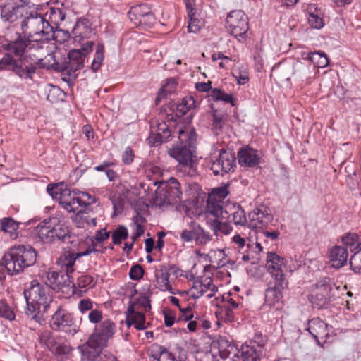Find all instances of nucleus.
I'll return each instance as SVG.
<instances>
[{"instance_id":"nucleus-1","label":"nucleus","mask_w":361,"mask_h":361,"mask_svg":"<svg viewBox=\"0 0 361 361\" xmlns=\"http://www.w3.org/2000/svg\"><path fill=\"white\" fill-rule=\"evenodd\" d=\"M266 268L271 278L264 293V305L279 310L283 306V291L288 287L285 259L274 252H268Z\"/></svg>"},{"instance_id":"nucleus-2","label":"nucleus","mask_w":361,"mask_h":361,"mask_svg":"<svg viewBox=\"0 0 361 361\" xmlns=\"http://www.w3.org/2000/svg\"><path fill=\"white\" fill-rule=\"evenodd\" d=\"M21 28L25 37L30 41V47L44 54L47 52L48 44L54 37L52 27L47 18L37 11H27L21 22Z\"/></svg>"},{"instance_id":"nucleus-3","label":"nucleus","mask_w":361,"mask_h":361,"mask_svg":"<svg viewBox=\"0 0 361 361\" xmlns=\"http://www.w3.org/2000/svg\"><path fill=\"white\" fill-rule=\"evenodd\" d=\"M197 135L194 129L179 130L180 145L169 149L168 153L181 165L183 170L190 176L197 174L196 162L193 159L192 151L195 147Z\"/></svg>"},{"instance_id":"nucleus-4","label":"nucleus","mask_w":361,"mask_h":361,"mask_svg":"<svg viewBox=\"0 0 361 361\" xmlns=\"http://www.w3.org/2000/svg\"><path fill=\"white\" fill-rule=\"evenodd\" d=\"M36 260L37 252L33 247L30 245H16L4 254L0 265L4 266L8 274L13 276L34 265Z\"/></svg>"},{"instance_id":"nucleus-5","label":"nucleus","mask_w":361,"mask_h":361,"mask_svg":"<svg viewBox=\"0 0 361 361\" xmlns=\"http://www.w3.org/2000/svg\"><path fill=\"white\" fill-rule=\"evenodd\" d=\"M49 292L47 286H44L37 280H32L29 288L23 292L27 302V313L32 314V318L37 322H40V314L47 312L54 302Z\"/></svg>"},{"instance_id":"nucleus-6","label":"nucleus","mask_w":361,"mask_h":361,"mask_svg":"<svg viewBox=\"0 0 361 361\" xmlns=\"http://www.w3.org/2000/svg\"><path fill=\"white\" fill-rule=\"evenodd\" d=\"M93 45L92 41H87L81 49L71 50L67 56L61 61L58 68L60 72L65 73L64 81L71 82L76 79L77 72L83 68L85 58L92 51Z\"/></svg>"},{"instance_id":"nucleus-7","label":"nucleus","mask_w":361,"mask_h":361,"mask_svg":"<svg viewBox=\"0 0 361 361\" xmlns=\"http://www.w3.org/2000/svg\"><path fill=\"white\" fill-rule=\"evenodd\" d=\"M11 71L22 80H33L36 72V64L31 56L16 58L5 54L0 59V72Z\"/></svg>"},{"instance_id":"nucleus-8","label":"nucleus","mask_w":361,"mask_h":361,"mask_svg":"<svg viewBox=\"0 0 361 361\" xmlns=\"http://www.w3.org/2000/svg\"><path fill=\"white\" fill-rule=\"evenodd\" d=\"M92 199V196L86 192L71 191L66 188L60 191L59 202L68 212L77 214L78 212L90 205L93 202Z\"/></svg>"},{"instance_id":"nucleus-9","label":"nucleus","mask_w":361,"mask_h":361,"mask_svg":"<svg viewBox=\"0 0 361 361\" xmlns=\"http://www.w3.org/2000/svg\"><path fill=\"white\" fill-rule=\"evenodd\" d=\"M182 190L180 183L175 178L160 182L156 191V202L160 205H173L180 202Z\"/></svg>"},{"instance_id":"nucleus-10","label":"nucleus","mask_w":361,"mask_h":361,"mask_svg":"<svg viewBox=\"0 0 361 361\" xmlns=\"http://www.w3.org/2000/svg\"><path fill=\"white\" fill-rule=\"evenodd\" d=\"M50 326L54 331H63L71 336H74L78 331L73 317L59 307H57L50 320Z\"/></svg>"},{"instance_id":"nucleus-11","label":"nucleus","mask_w":361,"mask_h":361,"mask_svg":"<svg viewBox=\"0 0 361 361\" xmlns=\"http://www.w3.org/2000/svg\"><path fill=\"white\" fill-rule=\"evenodd\" d=\"M228 32L235 37L245 38L249 30L248 18L241 10L231 11L226 19Z\"/></svg>"},{"instance_id":"nucleus-12","label":"nucleus","mask_w":361,"mask_h":361,"mask_svg":"<svg viewBox=\"0 0 361 361\" xmlns=\"http://www.w3.org/2000/svg\"><path fill=\"white\" fill-rule=\"evenodd\" d=\"M210 169L215 176H224L234 171L235 157L230 151L221 149L218 156H212L209 161Z\"/></svg>"},{"instance_id":"nucleus-13","label":"nucleus","mask_w":361,"mask_h":361,"mask_svg":"<svg viewBox=\"0 0 361 361\" xmlns=\"http://www.w3.org/2000/svg\"><path fill=\"white\" fill-rule=\"evenodd\" d=\"M130 20L135 26H152L155 23L154 14L146 4H140L131 7L128 11Z\"/></svg>"},{"instance_id":"nucleus-14","label":"nucleus","mask_w":361,"mask_h":361,"mask_svg":"<svg viewBox=\"0 0 361 361\" xmlns=\"http://www.w3.org/2000/svg\"><path fill=\"white\" fill-rule=\"evenodd\" d=\"M38 229L39 238L46 243H51L56 240L65 242L66 238H70L69 229L63 224H57L53 228L42 226Z\"/></svg>"},{"instance_id":"nucleus-15","label":"nucleus","mask_w":361,"mask_h":361,"mask_svg":"<svg viewBox=\"0 0 361 361\" xmlns=\"http://www.w3.org/2000/svg\"><path fill=\"white\" fill-rule=\"evenodd\" d=\"M1 47L6 51V54H10L16 58L31 56L30 55L24 54L26 48L29 50L35 49L36 48L30 47V41L27 37L25 39L20 34H16V37L11 40H7L2 44Z\"/></svg>"},{"instance_id":"nucleus-16","label":"nucleus","mask_w":361,"mask_h":361,"mask_svg":"<svg viewBox=\"0 0 361 361\" xmlns=\"http://www.w3.org/2000/svg\"><path fill=\"white\" fill-rule=\"evenodd\" d=\"M42 278L48 287L56 291L68 287L72 283V277L63 271L44 272Z\"/></svg>"},{"instance_id":"nucleus-17","label":"nucleus","mask_w":361,"mask_h":361,"mask_svg":"<svg viewBox=\"0 0 361 361\" xmlns=\"http://www.w3.org/2000/svg\"><path fill=\"white\" fill-rule=\"evenodd\" d=\"M142 306L145 310L147 309H150V301L146 298L145 297L138 299L137 301H133L130 302L127 313H129L130 314L133 322H134L135 327L137 330H143L147 328L146 326H145V315L143 312H139L137 309L139 308L138 306Z\"/></svg>"},{"instance_id":"nucleus-18","label":"nucleus","mask_w":361,"mask_h":361,"mask_svg":"<svg viewBox=\"0 0 361 361\" xmlns=\"http://www.w3.org/2000/svg\"><path fill=\"white\" fill-rule=\"evenodd\" d=\"M116 332V326L110 319L103 321L97 326L91 335L92 341H97L100 345L106 346L108 341Z\"/></svg>"},{"instance_id":"nucleus-19","label":"nucleus","mask_w":361,"mask_h":361,"mask_svg":"<svg viewBox=\"0 0 361 361\" xmlns=\"http://www.w3.org/2000/svg\"><path fill=\"white\" fill-rule=\"evenodd\" d=\"M151 135L147 138L151 145L158 146L162 142H167L171 136V132L165 122H160L155 126H151Z\"/></svg>"},{"instance_id":"nucleus-20","label":"nucleus","mask_w":361,"mask_h":361,"mask_svg":"<svg viewBox=\"0 0 361 361\" xmlns=\"http://www.w3.org/2000/svg\"><path fill=\"white\" fill-rule=\"evenodd\" d=\"M25 8L14 3L4 4L0 6V17L4 22L13 23L24 16Z\"/></svg>"},{"instance_id":"nucleus-21","label":"nucleus","mask_w":361,"mask_h":361,"mask_svg":"<svg viewBox=\"0 0 361 361\" xmlns=\"http://www.w3.org/2000/svg\"><path fill=\"white\" fill-rule=\"evenodd\" d=\"M224 218L228 223L244 226L247 223L245 211L239 204H228L225 205Z\"/></svg>"},{"instance_id":"nucleus-22","label":"nucleus","mask_w":361,"mask_h":361,"mask_svg":"<svg viewBox=\"0 0 361 361\" xmlns=\"http://www.w3.org/2000/svg\"><path fill=\"white\" fill-rule=\"evenodd\" d=\"M307 329L317 343H319V339L326 341L329 336L327 324L319 317L309 320Z\"/></svg>"},{"instance_id":"nucleus-23","label":"nucleus","mask_w":361,"mask_h":361,"mask_svg":"<svg viewBox=\"0 0 361 361\" xmlns=\"http://www.w3.org/2000/svg\"><path fill=\"white\" fill-rule=\"evenodd\" d=\"M238 157L240 166L255 167L259 164L260 153L250 147H245L238 151Z\"/></svg>"},{"instance_id":"nucleus-24","label":"nucleus","mask_w":361,"mask_h":361,"mask_svg":"<svg viewBox=\"0 0 361 361\" xmlns=\"http://www.w3.org/2000/svg\"><path fill=\"white\" fill-rule=\"evenodd\" d=\"M92 32L89 20L80 19L72 29L73 39L75 42L80 43L83 39L89 38Z\"/></svg>"},{"instance_id":"nucleus-25","label":"nucleus","mask_w":361,"mask_h":361,"mask_svg":"<svg viewBox=\"0 0 361 361\" xmlns=\"http://www.w3.org/2000/svg\"><path fill=\"white\" fill-rule=\"evenodd\" d=\"M207 291L216 292L217 287L213 284L210 278H206L204 280H196L193 282L190 289L191 297L197 299L202 296Z\"/></svg>"},{"instance_id":"nucleus-26","label":"nucleus","mask_w":361,"mask_h":361,"mask_svg":"<svg viewBox=\"0 0 361 361\" xmlns=\"http://www.w3.org/2000/svg\"><path fill=\"white\" fill-rule=\"evenodd\" d=\"M92 341L90 337L88 341L82 346L79 347L82 354V360L94 361L101 353L104 345H100L97 341Z\"/></svg>"},{"instance_id":"nucleus-27","label":"nucleus","mask_w":361,"mask_h":361,"mask_svg":"<svg viewBox=\"0 0 361 361\" xmlns=\"http://www.w3.org/2000/svg\"><path fill=\"white\" fill-rule=\"evenodd\" d=\"M147 355L153 361H176L174 355L164 346L159 344L151 345Z\"/></svg>"},{"instance_id":"nucleus-28","label":"nucleus","mask_w":361,"mask_h":361,"mask_svg":"<svg viewBox=\"0 0 361 361\" xmlns=\"http://www.w3.org/2000/svg\"><path fill=\"white\" fill-rule=\"evenodd\" d=\"M348 253L347 250L341 246H334L330 252L329 257L331 266L336 269L343 267L348 260Z\"/></svg>"},{"instance_id":"nucleus-29","label":"nucleus","mask_w":361,"mask_h":361,"mask_svg":"<svg viewBox=\"0 0 361 361\" xmlns=\"http://www.w3.org/2000/svg\"><path fill=\"white\" fill-rule=\"evenodd\" d=\"M169 269L166 264H162L155 272L156 281L158 288L161 291L168 290L174 294L172 287L169 283Z\"/></svg>"},{"instance_id":"nucleus-30","label":"nucleus","mask_w":361,"mask_h":361,"mask_svg":"<svg viewBox=\"0 0 361 361\" xmlns=\"http://www.w3.org/2000/svg\"><path fill=\"white\" fill-rule=\"evenodd\" d=\"M53 354L59 357L63 358L71 352V348L59 338L54 337L51 343L47 347Z\"/></svg>"},{"instance_id":"nucleus-31","label":"nucleus","mask_w":361,"mask_h":361,"mask_svg":"<svg viewBox=\"0 0 361 361\" xmlns=\"http://www.w3.org/2000/svg\"><path fill=\"white\" fill-rule=\"evenodd\" d=\"M262 348L254 345H243L240 348V357L242 361H260Z\"/></svg>"},{"instance_id":"nucleus-32","label":"nucleus","mask_w":361,"mask_h":361,"mask_svg":"<svg viewBox=\"0 0 361 361\" xmlns=\"http://www.w3.org/2000/svg\"><path fill=\"white\" fill-rule=\"evenodd\" d=\"M225 205L221 202L214 200L212 197H209L206 207V214L212 215L217 219H224Z\"/></svg>"},{"instance_id":"nucleus-33","label":"nucleus","mask_w":361,"mask_h":361,"mask_svg":"<svg viewBox=\"0 0 361 361\" xmlns=\"http://www.w3.org/2000/svg\"><path fill=\"white\" fill-rule=\"evenodd\" d=\"M46 18H48L49 24L52 27V32L59 27V23L64 20L66 13L59 8H50L46 13Z\"/></svg>"},{"instance_id":"nucleus-34","label":"nucleus","mask_w":361,"mask_h":361,"mask_svg":"<svg viewBox=\"0 0 361 361\" xmlns=\"http://www.w3.org/2000/svg\"><path fill=\"white\" fill-rule=\"evenodd\" d=\"M250 215L252 216V221H258L262 226L268 225L273 219L272 215L269 213V209L264 205L256 208L253 213Z\"/></svg>"},{"instance_id":"nucleus-35","label":"nucleus","mask_w":361,"mask_h":361,"mask_svg":"<svg viewBox=\"0 0 361 361\" xmlns=\"http://www.w3.org/2000/svg\"><path fill=\"white\" fill-rule=\"evenodd\" d=\"M36 66L39 65L41 68H45L47 69H54L57 72L59 71L58 66H60V62L56 59V55L53 53H47L44 58L33 59Z\"/></svg>"},{"instance_id":"nucleus-36","label":"nucleus","mask_w":361,"mask_h":361,"mask_svg":"<svg viewBox=\"0 0 361 361\" xmlns=\"http://www.w3.org/2000/svg\"><path fill=\"white\" fill-rule=\"evenodd\" d=\"M90 206H87L83 210L78 212L73 220L78 227L85 228L90 225Z\"/></svg>"},{"instance_id":"nucleus-37","label":"nucleus","mask_w":361,"mask_h":361,"mask_svg":"<svg viewBox=\"0 0 361 361\" xmlns=\"http://www.w3.org/2000/svg\"><path fill=\"white\" fill-rule=\"evenodd\" d=\"M177 85V82L176 80L173 78H169L165 84L160 90L159 91L155 103L157 105L159 103V102L168 94H170L176 88Z\"/></svg>"},{"instance_id":"nucleus-38","label":"nucleus","mask_w":361,"mask_h":361,"mask_svg":"<svg viewBox=\"0 0 361 361\" xmlns=\"http://www.w3.org/2000/svg\"><path fill=\"white\" fill-rule=\"evenodd\" d=\"M308 59L318 68H324L329 63V60L326 54L323 52L315 51L310 53Z\"/></svg>"},{"instance_id":"nucleus-39","label":"nucleus","mask_w":361,"mask_h":361,"mask_svg":"<svg viewBox=\"0 0 361 361\" xmlns=\"http://www.w3.org/2000/svg\"><path fill=\"white\" fill-rule=\"evenodd\" d=\"M195 107V100L192 97H186L183 99L181 103L177 105L176 110L179 116L186 114L191 109Z\"/></svg>"},{"instance_id":"nucleus-40","label":"nucleus","mask_w":361,"mask_h":361,"mask_svg":"<svg viewBox=\"0 0 361 361\" xmlns=\"http://www.w3.org/2000/svg\"><path fill=\"white\" fill-rule=\"evenodd\" d=\"M210 96L214 101H224L225 102L231 103L233 106H235L233 94H227L220 89H212Z\"/></svg>"},{"instance_id":"nucleus-41","label":"nucleus","mask_w":361,"mask_h":361,"mask_svg":"<svg viewBox=\"0 0 361 361\" xmlns=\"http://www.w3.org/2000/svg\"><path fill=\"white\" fill-rule=\"evenodd\" d=\"M104 47L102 44L97 45L94 57L92 62L91 68L94 72H96L101 66L104 60Z\"/></svg>"},{"instance_id":"nucleus-42","label":"nucleus","mask_w":361,"mask_h":361,"mask_svg":"<svg viewBox=\"0 0 361 361\" xmlns=\"http://www.w3.org/2000/svg\"><path fill=\"white\" fill-rule=\"evenodd\" d=\"M1 228L12 237L13 235H16V231L18 228V224L11 218H5L1 221Z\"/></svg>"},{"instance_id":"nucleus-43","label":"nucleus","mask_w":361,"mask_h":361,"mask_svg":"<svg viewBox=\"0 0 361 361\" xmlns=\"http://www.w3.org/2000/svg\"><path fill=\"white\" fill-rule=\"evenodd\" d=\"M111 237L114 244L120 245L122 240L127 239L128 237V232L126 227L119 226L118 228L112 231Z\"/></svg>"},{"instance_id":"nucleus-44","label":"nucleus","mask_w":361,"mask_h":361,"mask_svg":"<svg viewBox=\"0 0 361 361\" xmlns=\"http://www.w3.org/2000/svg\"><path fill=\"white\" fill-rule=\"evenodd\" d=\"M343 243L349 247L351 251L358 250L360 237L356 233H348L342 238Z\"/></svg>"},{"instance_id":"nucleus-45","label":"nucleus","mask_w":361,"mask_h":361,"mask_svg":"<svg viewBox=\"0 0 361 361\" xmlns=\"http://www.w3.org/2000/svg\"><path fill=\"white\" fill-rule=\"evenodd\" d=\"M78 256V252H68L67 255H65L64 259L63 261V266L65 267V272L70 274L73 273L74 271L73 265L75 264V260L79 258Z\"/></svg>"},{"instance_id":"nucleus-46","label":"nucleus","mask_w":361,"mask_h":361,"mask_svg":"<svg viewBox=\"0 0 361 361\" xmlns=\"http://www.w3.org/2000/svg\"><path fill=\"white\" fill-rule=\"evenodd\" d=\"M213 123L212 127L214 130L221 131L224 124V120L226 117V113L219 112L217 110H213Z\"/></svg>"},{"instance_id":"nucleus-47","label":"nucleus","mask_w":361,"mask_h":361,"mask_svg":"<svg viewBox=\"0 0 361 361\" xmlns=\"http://www.w3.org/2000/svg\"><path fill=\"white\" fill-rule=\"evenodd\" d=\"M211 228L216 235H218L219 233H222L226 235L228 234L232 230L231 226L228 224L221 222L218 219L213 221L211 224Z\"/></svg>"},{"instance_id":"nucleus-48","label":"nucleus","mask_w":361,"mask_h":361,"mask_svg":"<svg viewBox=\"0 0 361 361\" xmlns=\"http://www.w3.org/2000/svg\"><path fill=\"white\" fill-rule=\"evenodd\" d=\"M231 342L232 341H229L225 337L221 336H220L217 340L216 353L219 354L221 358L225 359V355L226 354Z\"/></svg>"},{"instance_id":"nucleus-49","label":"nucleus","mask_w":361,"mask_h":361,"mask_svg":"<svg viewBox=\"0 0 361 361\" xmlns=\"http://www.w3.org/2000/svg\"><path fill=\"white\" fill-rule=\"evenodd\" d=\"M212 239V236L206 232L200 226L196 227L195 241L197 244H206Z\"/></svg>"},{"instance_id":"nucleus-50","label":"nucleus","mask_w":361,"mask_h":361,"mask_svg":"<svg viewBox=\"0 0 361 361\" xmlns=\"http://www.w3.org/2000/svg\"><path fill=\"white\" fill-rule=\"evenodd\" d=\"M351 269L356 273H361V250L356 251L350 259Z\"/></svg>"},{"instance_id":"nucleus-51","label":"nucleus","mask_w":361,"mask_h":361,"mask_svg":"<svg viewBox=\"0 0 361 361\" xmlns=\"http://www.w3.org/2000/svg\"><path fill=\"white\" fill-rule=\"evenodd\" d=\"M308 22L310 25L315 29H320L324 26L323 18L318 14L309 12Z\"/></svg>"},{"instance_id":"nucleus-52","label":"nucleus","mask_w":361,"mask_h":361,"mask_svg":"<svg viewBox=\"0 0 361 361\" xmlns=\"http://www.w3.org/2000/svg\"><path fill=\"white\" fill-rule=\"evenodd\" d=\"M192 9L188 11V16L190 17V21L188 26V30L189 32L196 33L201 27V22L200 20L192 18Z\"/></svg>"},{"instance_id":"nucleus-53","label":"nucleus","mask_w":361,"mask_h":361,"mask_svg":"<svg viewBox=\"0 0 361 361\" xmlns=\"http://www.w3.org/2000/svg\"><path fill=\"white\" fill-rule=\"evenodd\" d=\"M144 275V269L139 264L133 265L129 272V276L133 280H139L142 278Z\"/></svg>"},{"instance_id":"nucleus-54","label":"nucleus","mask_w":361,"mask_h":361,"mask_svg":"<svg viewBox=\"0 0 361 361\" xmlns=\"http://www.w3.org/2000/svg\"><path fill=\"white\" fill-rule=\"evenodd\" d=\"M239 353H240V350H239L237 346L233 342H231L229 348L225 355V359L230 357L233 361H238L240 357L238 355Z\"/></svg>"},{"instance_id":"nucleus-55","label":"nucleus","mask_w":361,"mask_h":361,"mask_svg":"<svg viewBox=\"0 0 361 361\" xmlns=\"http://www.w3.org/2000/svg\"><path fill=\"white\" fill-rule=\"evenodd\" d=\"M54 337V336L53 335L52 332H51L50 331L46 330V331H42L39 334V341L40 344L47 348V347L49 345V344L51 343V341Z\"/></svg>"},{"instance_id":"nucleus-56","label":"nucleus","mask_w":361,"mask_h":361,"mask_svg":"<svg viewBox=\"0 0 361 361\" xmlns=\"http://www.w3.org/2000/svg\"><path fill=\"white\" fill-rule=\"evenodd\" d=\"M233 75L239 85H244L249 81L248 73L245 71L235 70Z\"/></svg>"},{"instance_id":"nucleus-57","label":"nucleus","mask_w":361,"mask_h":361,"mask_svg":"<svg viewBox=\"0 0 361 361\" xmlns=\"http://www.w3.org/2000/svg\"><path fill=\"white\" fill-rule=\"evenodd\" d=\"M179 310L180 311V315L179 316L177 322L180 321L188 322L193 318V314L190 307L188 306L185 308L180 307Z\"/></svg>"},{"instance_id":"nucleus-58","label":"nucleus","mask_w":361,"mask_h":361,"mask_svg":"<svg viewBox=\"0 0 361 361\" xmlns=\"http://www.w3.org/2000/svg\"><path fill=\"white\" fill-rule=\"evenodd\" d=\"M87 317L91 323L97 324L102 319V312L101 310L94 309L89 312Z\"/></svg>"},{"instance_id":"nucleus-59","label":"nucleus","mask_w":361,"mask_h":361,"mask_svg":"<svg viewBox=\"0 0 361 361\" xmlns=\"http://www.w3.org/2000/svg\"><path fill=\"white\" fill-rule=\"evenodd\" d=\"M196 237V227H194L191 230H183L180 233V238L185 242H190L192 240H195Z\"/></svg>"},{"instance_id":"nucleus-60","label":"nucleus","mask_w":361,"mask_h":361,"mask_svg":"<svg viewBox=\"0 0 361 361\" xmlns=\"http://www.w3.org/2000/svg\"><path fill=\"white\" fill-rule=\"evenodd\" d=\"M0 314L2 317H4L8 320H13L15 315L11 309L4 304L0 306Z\"/></svg>"},{"instance_id":"nucleus-61","label":"nucleus","mask_w":361,"mask_h":361,"mask_svg":"<svg viewBox=\"0 0 361 361\" xmlns=\"http://www.w3.org/2000/svg\"><path fill=\"white\" fill-rule=\"evenodd\" d=\"M164 324L170 327L173 325L176 319L175 313L171 310H164Z\"/></svg>"},{"instance_id":"nucleus-62","label":"nucleus","mask_w":361,"mask_h":361,"mask_svg":"<svg viewBox=\"0 0 361 361\" xmlns=\"http://www.w3.org/2000/svg\"><path fill=\"white\" fill-rule=\"evenodd\" d=\"M215 343H213L212 349L210 351L206 352L203 355L204 361H219V356L215 352Z\"/></svg>"},{"instance_id":"nucleus-63","label":"nucleus","mask_w":361,"mask_h":361,"mask_svg":"<svg viewBox=\"0 0 361 361\" xmlns=\"http://www.w3.org/2000/svg\"><path fill=\"white\" fill-rule=\"evenodd\" d=\"M134 154L130 147H127L122 156V161L125 164H130L133 161Z\"/></svg>"},{"instance_id":"nucleus-64","label":"nucleus","mask_w":361,"mask_h":361,"mask_svg":"<svg viewBox=\"0 0 361 361\" xmlns=\"http://www.w3.org/2000/svg\"><path fill=\"white\" fill-rule=\"evenodd\" d=\"M110 233V232L106 231L105 228H102L96 232L94 236L95 240L98 243H102L106 240L109 239Z\"/></svg>"}]
</instances>
